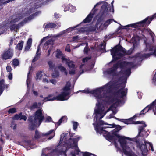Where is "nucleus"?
<instances>
[{"mask_svg":"<svg viewBox=\"0 0 156 156\" xmlns=\"http://www.w3.org/2000/svg\"><path fill=\"white\" fill-rule=\"evenodd\" d=\"M106 71L103 72L104 76L109 78L112 76L113 79L118 80L116 82L111 81L105 85L93 90L87 89L83 91L85 93L93 94L98 101L94 111L95 115L93 125L95 126L96 132L102 134L108 140L115 143V139H118L123 153L126 156H133V154L132 150L134 147L131 141L135 139L118 134L117 132L122 129L120 126L114 124H106L101 120L108 112H109L110 114L106 117L107 118L113 117L117 113V107L124 104V101L121 100V98L125 96L127 91V89L125 88L127 78L126 76L117 72L118 76L114 77L110 74L106 76L104 72Z\"/></svg>","mask_w":156,"mask_h":156,"instance_id":"obj_1","label":"nucleus"},{"mask_svg":"<svg viewBox=\"0 0 156 156\" xmlns=\"http://www.w3.org/2000/svg\"><path fill=\"white\" fill-rule=\"evenodd\" d=\"M146 30L150 34L152 41H145L146 47L144 51L135 56L129 57L126 61H119L114 63L112 67L104 72L106 76L112 74L115 77L117 76V72L127 78L130 74L131 68L135 66L137 62H140L144 58H147L151 55H154L156 56V38L155 39L154 34L150 29L147 28Z\"/></svg>","mask_w":156,"mask_h":156,"instance_id":"obj_2","label":"nucleus"},{"mask_svg":"<svg viewBox=\"0 0 156 156\" xmlns=\"http://www.w3.org/2000/svg\"><path fill=\"white\" fill-rule=\"evenodd\" d=\"M81 138L77 136L76 138L72 139L69 133H63L61 136L59 145L54 150L52 153H57L64 156H79L82 152L77 146V142Z\"/></svg>","mask_w":156,"mask_h":156,"instance_id":"obj_3","label":"nucleus"},{"mask_svg":"<svg viewBox=\"0 0 156 156\" xmlns=\"http://www.w3.org/2000/svg\"><path fill=\"white\" fill-rule=\"evenodd\" d=\"M41 4V2L32 3L30 5L27 6L22 13L11 16L8 19L2 23L0 24V35L3 34L8 27H9L11 31H17L20 26H22L24 23L27 22V18H25L23 22L19 24H17V22L24 17L28 16L33 12L35 9L40 7Z\"/></svg>","mask_w":156,"mask_h":156,"instance_id":"obj_4","label":"nucleus"},{"mask_svg":"<svg viewBox=\"0 0 156 156\" xmlns=\"http://www.w3.org/2000/svg\"><path fill=\"white\" fill-rule=\"evenodd\" d=\"M135 124H140L139 128V132L138 135L136 137L132 139H135L134 140L131 141H134L136 142V147L141 151L142 154L143 155H146L148 152V150L147 147L146 145L149 146V149H151L152 151H154V150L153 148L152 144L149 142L146 141L142 137H147L149 135L150 132L148 130L146 131L144 128L147 126L144 122L143 121H136L134 123Z\"/></svg>","mask_w":156,"mask_h":156,"instance_id":"obj_5","label":"nucleus"},{"mask_svg":"<svg viewBox=\"0 0 156 156\" xmlns=\"http://www.w3.org/2000/svg\"><path fill=\"white\" fill-rule=\"evenodd\" d=\"M101 4H103V5L101 7V10L103 11V12H105L107 9V7L108 5L107 3L106 2H99L97 3L94 6L93 9V11L92 12H91L90 13V14L87 16V17L85 19L83 20V22L81 23L80 24L77 25V26L73 27H69L64 31L60 32L59 34H57L54 35L53 36V37H59L62 35L66 34L67 33L70 32L71 31L75 30V28L81 25L83 23H87L90 22L92 18L93 17V15L95 13V10L94 9L95 7L98 5H99Z\"/></svg>","mask_w":156,"mask_h":156,"instance_id":"obj_6","label":"nucleus"},{"mask_svg":"<svg viewBox=\"0 0 156 156\" xmlns=\"http://www.w3.org/2000/svg\"><path fill=\"white\" fill-rule=\"evenodd\" d=\"M70 86V83L68 82L65 87L62 90L59 94L56 95V93H55L49 94L48 97L44 98V101H47L55 100L62 101L67 100L69 98V95L70 94L69 92Z\"/></svg>","mask_w":156,"mask_h":156,"instance_id":"obj_7","label":"nucleus"},{"mask_svg":"<svg viewBox=\"0 0 156 156\" xmlns=\"http://www.w3.org/2000/svg\"><path fill=\"white\" fill-rule=\"evenodd\" d=\"M111 55L113 60H116L122 58L126 54H130L133 51V49L131 48L127 51L124 48L120 45H116L111 50Z\"/></svg>","mask_w":156,"mask_h":156,"instance_id":"obj_8","label":"nucleus"},{"mask_svg":"<svg viewBox=\"0 0 156 156\" xmlns=\"http://www.w3.org/2000/svg\"><path fill=\"white\" fill-rule=\"evenodd\" d=\"M113 21L112 19H110L105 21V23L103 24L102 23V20L101 19H99L94 27H90L88 30L87 28H81L79 30H78L80 32V31H96L97 32H98L101 31L104 29H106L107 26Z\"/></svg>","mask_w":156,"mask_h":156,"instance_id":"obj_9","label":"nucleus"},{"mask_svg":"<svg viewBox=\"0 0 156 156\" xmlns=\"http://www.w3.org/2000/svg\"><path fill=\"white\" fill-rule=\"evenodd\" d=\"M33 117L31 116L28 119L30 123V128L31 129H34L36 126H38L42 122L44 118L42 115V111L41 109L37 110L35 113L34 118L32 120Z\"/></svg>","mask_w":156,"mask_h":156,"instance_id":"obj_10","label":"nucleus"},{"mask_svg":"<svg viewBox=\"0 0 156 156\" xmlns=\"http://www.w3.org/2000/svg\"><path fill=\"white\" fill-rule=\"evenodd\" d=\"M154 18H156V13L152 16L148 17L141 21L135 23L127 25L125 26V27H132L138 28V27H140L144 26H148L151 23V21Z\"/></svg>","mask_w":156,"mask_h":156,"instance_id":"obj_11","label":"nucleus"},{"mask_svg":"<svg viewBox=\"0 0 156 156\" xmlns=\"http://www.w3.org/2000/svg\"><path fill=\"white\" fill-rule=\"evenodd\" d=\"M62 60L63 62L68 65L69 68V73L71 74H74L75 73L76 68H75V66L73 62L70 61L64 56L62 57Z\"/></svg>","mask_w":156,"mask_h":156,"instance_id":"obj_12","label":"nucleus"},{"mask_svg":"<svg viewBox=\"0 0 156 156\" xmlns=\"http://www.w3.org/2000/svg\"><path fill=\"white\" fill-rule=\"evenodd\" d=\"M50 134H51V136L48 138V139L49 140L52 139L54 136L55 135V130L53 129L51 130L47 133L45 134H44L41 132H39L37 131L36 130L35 133L34 138L35 139H38L44 136H47Z\"/></svg>","mask_w":156,"mask_h":156,"instance_id":"obj_13","label":"nucleus"},{"mask_svg":"<svg viewBox=\"0 0 156 156\" xmlns=\"http://www.w3.org/2000/svg\"><path fill=\"white\" fill-rule=\"evenodd\" d=\"M13 55V51L9 47L7 50H5L4 51L2 55V56L3 59L7 60L11 58Z\"/></svg>","mask_w":156,"mask_h":156,"instance_id":"obj_14","label":"nucleus"},{"mask_svg":"<svg viewBox=\"0 0 156 156\" xmlns=\"http://www.w3.org/2000/svg\"><path fill=\"white\" fill-rule=\"evenodd\" d=\"M51 35H49L48 36L46 37H44L43 39H42L41 40V43L38 46L37 52L36 53V56H35L33 60V62H34L36 60L39 59L40 56L41 54V52H39L40 49L39 48V46L44 41H45L46 40L48 39L49 38L51 37Z\"/></svg>","mask_w":156,"mask_h":156,"instance_id":"obj_15","label":"nucleus"},{"mask_svg":"<svg viewBox=\"0 0 156 156\" xmlns=\"http://www.w3.org/2000/svg\"><path fill=\"white\" fill-rule=\"evenodd\" d=\"M54 41L52 39L48 40L44 44L43 46V49L44 50H47L49 47V49L48 51V56H49L50 54V52L53 48L52 44H53Z\"/></svg>","mask_w":156,"mask_h":156,"instance_id":"obj_16","label":"nucleus"},{"mask_svg":"<svg viewBox=\"0 0 156 156\" xmlns=\"http://www.w3.org/2000/svg\"><path fill=\"white\" fill-rule=\"evenodd\" d=\"M54 41L52 39L48 40L44 44L43 46V49L44 50H47L49 47V49L48 51V56H49L50 54V52L53 48L52 44H53Z\"/></svg>","mask_w":156,"mask_h":156,"instance_id":"obj_17","label":"nucleus"},{"mask_svg":"<svg viewBox=\"0 0 156 156\" xmlns=\"http://www.w3.org/2000/svg\"><path fill=\"white\" fill-rule=\"evenodd\" d=\"M152 110V103L151 104L149 105L146 107L144 109L142 110L140 112V114H136L134 116L133 118L135 117H139L140 115L144 114L147 112L149 110Z\"/></svg>","mask_w":156,"mask_h":156,"instance_id":"obj_18","label":"nucleus"},{"mask_svg":"<svg viewBox=\"0 0 156 156\" xmlns=\"http://www.w3.org/2000/svg\"><path fill=\"white\" fill-rule=\"evenodd\" d=\"M5 82L4 80H1L0 81V96L2 94L4 89H8L9 88V85H5Z\"/></svg>","mask_w":156,"mask_h":156,"instance_id":"obj_19","label":"nucleus"},{"mask_svg":"<svg viewBox=\"0 0 156 156\" xmlns=\"http://www.w3.org/2000/svg\"><path fill=\"white\" fill-rule=\"evenodd\" d=\"M139 37L136 36H133L131 40V42L133 43V47L134 49L138 46L139 44Z\"/></svg>","mask_w":156,"mask_h":156,"instance_id":"obj_20","label":"nucleus"},{"mask_svg":"<svg viewBox=\"0 0 156 156\" xmlns=\"http://www.w3.org/2000/svg\"><path fill=\"white\" fill-rule=\"evenodd\" d=\"M58 26L54 23H50L47 24H44L43 25V27L45 29H47V28H52L56 27H58L60 26V23H58L57 25Z\"/></svg>","mask_w":156,"mask_h":156,"instance_id":"obj_21","label":"nucleus"},{"mask_svg":"<svg viewBox=\"0 0 156 156\" xmlns=\"http://www.w3.org/2000/svg\"><path fill=\"white\" fill-rule=\"evenodd\" d=\"M42 72L41 71L38 72L36 74V79L37 80H41L42 76L49 77L50 75L47 73H44L43 74H42Z\"/></svg>","mask_w":156,"mask_h":156,"instance_id":"obj_22","label":"nucleus"},{"mask_svg":"<svg viewBox=\"0 0 156 156\" xmlns=\"http://www.w3.org/2000/svg\"><path fill=\"white\" fill-rule=\"evenodd\" d=\"M116 119H117L118 120L120 121H122L125 123L127 124H132V123H133V124H135L134 123L136 122H133V121H132L133 118H132L129 119H125V120H123V121H122V120H123V119H119L116 118Z\"/></svg>","mask_w":156,"mask_h":156,"instance_id":"obj_23","label":"nucleus"},{"mask_svg":"<svg viewBox=\"0 0 156 156\" xmlns=\"http://www.w3.org/2000/svg\"><path fill=\"white\" fill-rule=\"evenodd\" d=\"M67 120V118L66 116H63L55 124V126H57V127H58L59 125H60L63 122H66Z\"/></svg>","mask_w":156,"mask_h":156,"instance_id":"obj_24","label":"nucleus"},{"mask_svg":"<svg viewBox=\"0 0 156 156\" xmlns=\"http://www.w3.org/2000/svg\"><path fill=\"white\" fill-rule=\"evenodd\" d=\"M32 42V39L31 38H29L27 41V45L25 48V51H27L30 49L31 45Z\"/></svg>","mask_w":156,"mask_h":156,"instance_id":"obj_25","label":"nucleus"},{"mask_svg":"<svg viewBox=\"0 0 156 156\" xmlns=\"http://www.w3.org/2000/svg\"><path fill=\"white\" fill-rule=\"evenodd\" d=\"M19 38V37L18 38L17 37H16V38H15V37L11 38L9 44V47L13 44H16L18 41L17 39Z\"/></svg>","mask_w":156,"mask_h":156,"instance_id":"obj_26","label":"nucleus"},{"mask_svg":"<svg viewBox=\"0 0 156 156\" xmlns=\"http://www.w3.org/2000/svg\"><path fill=\"white\" fill-rule=\"evenodd\" d=\"M29 72L28 74L27 78V88L28 90L30 88V83H31V79L30 77L29 76ZM29 91L27 90V93H29Z\"/></svg>","mask_w":156,"mask_h":156,"instance_id":"obj_27","label":"nucleus"},{"mask_svg":"<svg viewBox=\"0 0 156 156\" xmlns=\"http://www.w3.org/2000/svg\"><path fill=\"white\" fill-rule=\"evenodd\" d=\"M23 44V42L22 41H20L16 47V49L19 50H21L22 49Z\"/></svg>","mask_w":156,"mask_h":156,"instance_id":"obj_28","label":"nucleus"},{"mask_svg":"<svg viewBox=\"0 0 156 156\" xmlns=\"http://www.w3.org/2000/svg\"><path fill=\"white\" fill-rule=\"evenodd\" d=\"M59 76V73L58 71H56V68H55V72L51 74V76L54 78H57Z\"/></svg>","mask_w":156,"mask_h":156,"instance_id":"obj_29","label":"nucleus"},{"mask_svg":"<svg viewBox=\"0 0 156 156\" xmlns=\"http://www.w3.org/2000/svg\"><path fill=\"white\" fill-rule=\"evenodd\" d=\"M50 152V150L48 148L43 149L41 156H47L48 155V153Z\"/></svg>","mask_w":156,"mask_h":156,"instance_id":"obj_30","label":"nucleus"},{"mask_svg":"<svg viewBox=\"0 0 156 156\" xmlns=\"http://www.w3.org/2000/svg\"><path fill=\"white\" fill-rule=\"evenodd\" d=\"M152 110L154 114L156 115V100L152 103Z\"/></svg>","mask_w":156,"mask_h":156,"instance_id":"obj_31","label":"nucleus"},{"mask_svg":"<svg viewBox=\"0 0 156 156\" xmlns=\"http://www.w3.org/2000/svg\"><path fill=\"white\" fill-rule=\"evenodd\" d=\"M58 68L61 72L65 74L66 75L67 74V72L66 71V69L64 67L60 66L58 67Z\"/></svg>","mask_w":156,"mask_h":156,"instance_id":"obj_32","label":"nucleus"},{"mask_svg":"<svg viewBox=\"0 0 156 156\" xmlns=\"http://www.w3.org/2000/svg\"><path fill=\"white\" fill-rule=\"evenodd\" d=\"M82 39H83L81 38L79 36H76L73 37V41L75 42H77L79 41H81Z\"/></svg>","mask_w":156,"mask_h":156,"instance_id":"obj_33","label":"nucleus"},{"mask_svg":"<svg viewBox=\"0 0 156 156\" xmlns=\"http://www.w3.org/2000/svg\"><path fill=\"white\" fill-rule=\"evenodd\" d=\"M56 57L58 58H60L61 57L62 59V56H64L65 57H66L65 56L62 55V52L60 51L58 49L56 51Z\"/></svg>","mask_w":156,"mask_h":156,"instance_id":"obj_34","label":"nucleus"},{"mask_svg":"<svg viewBox=\"0 0 156 156\" xmlns=\"http://www.w3.org/2000/svg\"><path fill=\"white\" fill-rule=\"evenodd\" d=\"M85 44H86V47L84 48V51L85 53H87L88 51V48H87V47L88 45V44L87 43H81V44H80L79 45L76 46L75 48H77L80 45H83Z\"/></svg>","mask_w":156,"mask_h":156,"instance_id":"obj_35","label":"nucleus"},{"mask_svg":"<svg viewBox=\"0 0 156 156\" xmlns=\"http://www.w3.org/2000/svg\"><path fill=\"white\" fill-rule=\"evenodd\" d=\"M81 153L82 154L83 156H97L94 154L87 152H82Z\"/></svg>","mask_w":156,"mask_h":156,"instance_id":"obj_36","label":"nucleus"},{"mask_svg":"<svg viewBox=\"0 0 156 156\" xmlns=\"http://www.w3.org/2000/svg\"><path fill=\"white\" fill-rule=\"evenodd\" d=\"M69 9H68L69 10L70 12H74L76 10V8L72 5H69Z\"/></svg>","mask_w":156,"mask_h":156,"instance_id":"obj_37","label":"nucleus"},{"mask_svg":"<svg viewBox=\"0 0 156 156\" xmlns=\"http://www.w3.org/2000/svg\"><path fill=\"white\" fill-rule=\"evenodd\" d=\"M48 64L49 66L50 69L51 70H52L55 66L54 64L51 61H50L48 62Z\"/></svg>","mask_w":156,"mask_h":156,"instance_id":"obj_38","label":"nucleus"},{"mask_svg":"<svg viewBox=\"0 0 156 156\" xmlns=\"http://www.w3.org/2000/svg\"><path fill=\"white\" fill-rule=\"evenodd\" d=\"M41 105V103H34L32 105V108H39L40 107Z\"/></svg>","mask_w":156,"mask_h":156,"instance_id":"obj_39","label":"nucleus"},{"mask_svg":"<svg viewBox=\"0 0 156 156\" xmlns=\"http://www.w3.org/2000/svg\"><path fill=\"white\" fill-rule=\"evenodd\" d=\"M8 112L9 114L14 113L16 112V108H13L9 109Z\"/></svg>","mask_w":156,"mask_h":156,"instance_id":"obj_40","label":"nucleus"},{"mask_svg":"<svg viewBox=\"0 0 156 156\" xmlns=\"http://www.w3.org/2000/svg\"><path fill=\"white\" fill-rule=\"evenodd\" d=\"M19 63V61L17 59H14L13 60L12 64L13 65L15 66L16 67L17 66Z\"/></svg>","mask_w":156,"mask_h":156,"instance_id":"obj_41","label":"nucleus"},{"mask_svg":"<svg viewBox=\"0 0 156 156\" xmlns=\"http://www.w3.org/2000/svg\"><path fill=\"white\" fill-rule=\"evenodd\" d=\"M73 129L74 130H75L77 128L78 125V124L77 122H73Z\"/></svg>","mask_w":156,"mask_h":156,"instance_id":"obj_42","label":"nucleus"},{"mask_svg":"<svg viewBox=\"0 0 156 156\" xmlns=\"http://www.w3.org/2000/svg\"><path fill=\"white\" fill-rule=\"evenodd\" d=\"M11 1H12L11 0H8L5 2H2V4L1 5V6H0V10L3 8V6L5 5L6 3H9Z\"/></svg>","mask_w":156,"mask_h":156,"instance_id":"obj_43","label":"nucleus"},{"mask_svg":"<svg viewBox=\"0 0 156 156\" xmlns=\"http://www.w3.org/2000/svg\"><path fill=\"white\" fill-rule=\"evenodd\" d=\"M39 12H36L34 14H32V15H30L28 18H27V19H28V20H31L34 17V16H36L38 14H39Z\"/></svg>","mask_w":156,"mask_h":156,"instance_id":"obj_44","label":"nucleus"},{"mask_svg":"<svg viewBox=\"0 0 156 156\" xmlns=\"http://www.w3.org/2000/svg\"><path fill=\"white\" fill-rule=\"evenodd\" d=\"M43 77V79H42V81L44 83H48L49 82V80H48V77Z\"/></svg>","mask_w":156,"mask_h":156,"instance_id":"obj_45","label":"nucleus"},{"mask_svg":"<svg viewBox=\"0 0 156 156\" xmlns=\"http://www.w3.org/2000/svg\"><path fill=\"white\" fill-rule=\"evenodd\" d=\"M11 128L13 129H16V125L13 122H12L11 124Z\"/></svg>","mask_w":156,"mask_h":156,"instance_id":"obj_46","label":"nucleus"},{"mask_svg":"<svg viewBox=\"0 0 156 156\" xmlns=\"http://www.w3.org/2000/svg\"><path fill=\"white\" fill-rule=\"evenodd\" d=\"M20 113L19 115L17 114L16 115L13 117V119L14 120L20 119Z\"/></svg>","mask_w":156,"mask_h":156,"instance_id":"obj_47","label":"nucleus"},{"mask_svg":"<svg viewBox=\"0 0 156 156\" xmlns=\"http://www.w3.org/2000/svg\"><path fill=\"white\" fill-rule=\"evenodd\" d=\"M50 82L52 84L54 85H56L57 83V80H56L54 79H51L49 80V82Z\"/></svg>","mask_w":156,"mask_h":156,"instance_id":"obj_48","label":"nucleus"},{"mask_svg":"<svg viewBox=\"0 0 156 156\" xmlns=\"http://www.w3.org/2000/svg\"><path fill=\"white\" fill-rule=\"evenodd\" d=\"M20 119H23L25 121L27 119V117L25 115H22V113H20Z\"/></svg>","mask_w":156,"mask_h":156,"instance_id":"obj_49","label":"nucleus"},{"mask_svg":"<svg viewBox=\"0 0 156 156\" xmlns=\"http://www.w3.org/2000/svg\"><path fill=\"white\" fill-rule=\"evenodd\" d=\"M153 83L154 85H156V72L153 78Z\"/></svg>","mask_w":156,"mask_h":156,"instance_id":"obj_50","label":"nucleus"},{"mask_svg":"<svg viewBox=\"0 0 156 156\" xmlns=\"http://www.w3.org/2000/svg\"><path fill=\"white\" fill-rule=\"evenodd\" d=\"M52 120V119L51 117L50 116L47 117L46 118L45 122H51Z\"/></svg>","mask_w":156,"mask_h":156,"instance_id":"obj_51","label":"nucleus"},{"mask_svg":"<svg viewBox=\"0 0 156 156\" xmlns=\"http://www.w3.org/2000/svg\"><path fill=\"white\" fill-rule=\"evenodd\" d=\"M65 50L68 52H70V51L71 50L70 48V46L69 44H68L66 47L65 48Z\"/></svg>","mask_w":156,"mask_h":156,"instance_id":"obj_52","label":"nucleus"},{"mask_svg":"<svg viewBox=\"0 0 156 156\" xmlns=\"http://www.w3.org/2000/svg\"><path fill=\"white\" fill-rule=\"evenodd\" d=\"M6 70L7 71L10 72H11L12 70V68L10 66H7L6 67Z\"/></svg>","mask_w":156,"mask_h":156,"instance_id":"obj_53","label":"nucleus"},{"mask_svg":"<svg viewBox=\"0 0 156 156\" xmlns=\"http://www.w3.org/2000/svg\"><path fill=\"white\" fill-rule=\"evenodd\" d=\"M90 58L89 57H86L85 58H83V59L82 61L83 63H85L87 62L88 60H89Z\"/></svg>","mask_w":156,"mask_h":156,"instance_id":"obj_54","label":"nucleus"},{"mask_svg":"<svg viewBox=\"0 0 156 156\" xmlns=\"http://www.w3.org/2000/svg\"><path fill=\"white\" fill-rule=\"evenodd\" d=\"M8 78L9 80H12V73H9L8 76Z\"/></svg>","mask_w":156,"mask_h":156,"instance_id":"obj_55","label":"nucleus"},{"mask_svg":"<svg viewBox=\"0 0 156 156\" xmlns=\"http://www.w3.org/2000/svg\"><path fill=\"white\" fill-rule=\"evenodd\" d=\"M54 16L56 18H58L59 17V14H58L56 13H55L54 14Z\"/></svg>","mask_w":156,"mask_h":156,"instance_id":"obj_56","label":"nucleus"},{"mask_svg":"<svg viewBox=\"0 0 156 156\" xmlns=\"http://www.w3.org/2000/svg\"><path fill=\"white\" fill-rule=\"evenodd\" d=\"M34 94L35 95H38V92L37 91H33Z\"/></svg>","mask_w":156,"mask_h":156,"instance_id":"obj_57","label":"nucleus"},{"mask_svg":"<svg viewBox=\"0 0 156 156\" xmlns=\"http://www.w3.org/2000/svg\"><path fill=\"white\" fill-rule=\"evenodd\" d=\"M5 0H0V6H1V5L2 4V2H4Z\"/></svg>","mask_w":156,"mask_h":156,"instance_id":"obj_58","label":"nucleus"},{"mask_svg":"<svg viewBox=\"0 0 156 156\" xmlns=\"http://www.w3.org/2000/svg\"><path fill=\"white\" fill-rule=\"evenodd\" d=\"M101 46H103V47L102 48V49H104L105 48V46L103 44H101Z\"/></svg>","mask_w":156,"mask_h":156,"instance_id":"obj_59","label":"nucleus"},{"mask_svg":"<svg viewBox=\"0 0 156 156\" xmlns=\"http://www.w3.org/2000/svg\"><path fill=\"white\" fill-rule=\"evenodd\" d=\"M84 64H82L80 66V68L82 69L83 66Z\"/></svg>","mask_w":156,"mask_h":156,"instance_id":"obj_60","label":"nucleus"},{"mask_svg":"<svg viewBox=\"0 0 156 156\" xmlns=\"http://www.w3.org/2000/svg\"><path fill=\"white\" fill-rule=\"evenodd\" d=\"M110 11L113 12H114V9H113L112 8V9H110Z\"/></svg>","mask_w":156,"mask_h":156,"instance_id":"obj_61","label":"nucleus"},{"mask_svg":"<svg viewBox=\"0 0 156 156\" xmlns=\"http://www.w3.org/2000/svg\"><path fill=\"white\" fill-rule=\"evenodd\" d=\"M2 148V147L0 146V152L1 151Z\"/></svg>","mask_w":156,"mask_h":156,"instance_id":"obj_62","label":"nucleus"},{"mask_svg":"<svg viewBox=\"0 0 156 156\" xmlns=\"http://www.w3.org/2000/svg\"><path fill=\"white\" fill-rule=\"evenodd\" d=\"M113 1H112L111 3V4L112 5V6H113Z\"/></svg>","mask_w":156,"mask_h":156,"instance_id":"obj_63","label":"nucleus"},{"mask_svg":"<svg viewBox=\"0 0 156 156\" xmlns=\"http://www.w3.org/2000/svg\"><path fill=\"white\" fill-rule=\"evenodd\" d=\"M138 98H139V99H140L141 98V96H138Z\"/></svg>","mask_w":156,"mask_h":156,"instance_id":"obj_64","label":"nucleus"}]
</instances>
